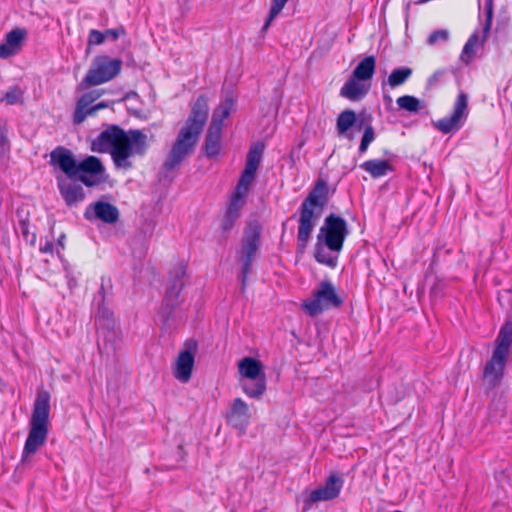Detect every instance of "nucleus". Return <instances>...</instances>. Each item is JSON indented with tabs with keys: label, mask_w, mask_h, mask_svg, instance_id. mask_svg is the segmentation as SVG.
Returning a JSON list of instances; mask_svg holds the SVG:
<instances>
[{
	"label": "nucleus",
	"mask_w": 512,
	"mask_h": 512,
	"mask_svg": "<svg viewBox=\"0 0 512 512\" xmlns=\"http://www.w3.org/2000/svg\"><path fill=\"white\" fill-rule=\"evenodd\" d=\"M22 98L23 91L18 86H13L5 93L1 101H4L9 105H14L22 102Z\"/></svg>",
	"instance_id": "36"
},
{
	"label": "nucleus",
	"mask_w": 512,
	"mask_h": 512,
	"mask_svg": "<svg viewBox=\"0 0 512 512\" xmlns=\"http://www.w3.org/2000/svg\"><path fill=\"white\" fill-rule=\"evenodd\" d=\"M484 9H485V23L483 26L482 41H486V39L489 36L491 27H492L493 14H494V0H485Z\"/></svg>",
	"instance_id": "32"
},
{
	"label": "nucleus",
	"mask_w": 512,
	"mask_h": 512,
	"mask_svg": "<svg viewBox=\"0 0 512 512\" xmlns=\"http://www.w3.org/2000/svg\"><path fill=\"white\" fill-rule=\"evenodd\" d=\"M508 357L493 351L483 370V381L488 389H493L501 383Z\"/></svg>",
	"instance_id": "16"
},
{
	"label": "nucleus",
	"mask_w": 512,
	"mask_h": 512,
	"mask_svg": "<svg viewBox=\"0 0 512 512\" xmlns=\"http://www.w3.org/2000/svg\"><path fill=\"white\" fill-rule=\"evenodd\" d=\"M103 93V90H92L87 93H84L77 100L75 110L73 113L74 124L79 125L83 123L87 119V117L95 116L99 110L108 107V103L104 101L92 105V103L99 99L103 95Z\"/></svg>",
	"instance_id": "14"
},
{
	"label": "nucleus",
	"mask_w": 512,
	"mask_h": 512,
	"mask_svg": "<svg viewBox=\"0 0 512 512\" xmlns=\"http://www.w3.org/2000/svg\"><path fill=\"white\" fill-rule=\"evenodd\" d=\"M21 229H22V234L24 235V237L27 239L28 238V224L25 223V222H21Z\"/></svg>",
	"instance_id": "43"
},
{
	"label": "nucleus",
	"mask_w": 512,
	"mask_h": 512,
	"mask_svg": "<svg viewBox=\"0 0 512 512\" xmlns=\"http://www.w3.org/2000/svg\"><path fill=\"white\" fill-rule=\"evenodd\" d=\"M122 62L119 59H111L108 56H97L92 67L82 79L80 88L101 85L116 77L121 70Z\"/></svg>",
	"instance_id": "10"
},
{
	"label": "nucleus",
	"mask_w": 512,
	"mask_h": 512,
	"mask_svg": "<svg viewBox=\"0 0 512 512\" xmlns=\"http://www.w3.org/2000/svg\"><path fill=\"white\" fill-rule=\"evenodd\" d=\"M489 420L498 422L505 415V406L501 401H492L488 406Z\"/></svg>",
	"instance_id": "35"
},
{
	"label": "nucleus",
	"mask_w": 512,
	"mask_h": 512,
	"mask_svg": "<svg viewBox=\"0 0 512 512\" xmlns=\"http://www.w3.org/2000/svg\"><path fill=\"white\" fill-rule=\"evenodd\" d=\"M467 116L468 96L466 93L461 92L455 100L452 114L450 116L438 119L433 123V125L443 134L454 133L462 127L463 121L467 118Z\"/></svg>",
	"instance_id": "13"
},
{
	"label": "nucleus",
	"mask_w": 512,
	"mask_h": 512,
	"mask_svg": "<svg viewBox=\"0 0 512 512\" xmlns=\"http://www.w3.org/2000/svg\"><path fill=\"white\" fill-rule=\"evenodd\" d=\"M50 412V393L45 390L37 392L33 405L32 416L30 420V429L25 441L21 462L26 463L31 455L44 446L48 436Z\"/></svg>",
	"instance_id": "7"
},
{
	"label": "nucleus",
	"mask_w": 512,
	"mask_h": 512,
	"mask_svg": "<svg viewBox=\"0 0 512 512\" xmlns=\"http://www.w3.org/2000/svg\"><path fill=\"white\" fill-rule=\"evenodd\" d=\"M221 137V130H218L215 126L208 128L203 147L204 153L208 158L219 156L221 152Z\"/></svg>",
	"instance_id": "21"
},
{
	"label": "nucleus",
	"mask_w": 512,
	"mask_h": 512,
	"mask_svg": "<svg viewBox=\"0 0 512 512\" xmlns=\"http://www.w3.org/2000/svg\"><path fill=\"white\" fill-rule=\"evenodd\" d=\"M226 418L232 426L244 432L249 423V408L246 402L241 398L234 399Z\"/></svg>",
	"instance_id": "18"
},
{
	"label": "nucleus",
	"mask_w": 512,
	"mask_h": 512,
	"mask_svg": "<svg viewBox=\"0 0 512 512\" xmlns=\"http://www.w3.org/2000/svg\"><path fill=\"white\" fill-rule=\"evenodd\" d=\"M171 274V279L168 281L165 295L164 304L162 303V317L168 318L174 309L179 306V297L184 286V277L186 274V266L183 264L177 265Z\"/></svg>",
	"instance_id": "12"
},
{
	"label": "nucleus",
	"mask_w": 512,
	"mask_h": 512,
	"mask_svg": "<svg viewBox=\"0 0 512 512\" xmlns=\"http://www.w3.org/2000/svg\"><path fill=\"white\" fill-rule=\"evenodd\" d=\"M329 201L327 182L319 178L299 207L297 245L304 251L308 245L316 222Z\"/></svg>",
	"instance_id": "5"
},
{
	"label": "nucleus",
	"mask_w": 512,
	"mask_h": 512,
	"mask_svg": "<svg viewBox=\"0 0 512 512\" xmlns=\"http://www.w3.org/2000/svg\"><path fill=\"white\" fill-rule=\"evenodd\" d=\"M234 102V98L231 96H227L222 99L213 112L209 127L215 126L218 130L222 131L224 120L230 116L231 111L234 108Z\"/></svg>",
	"instance_id": "19"
},
{
	"label": "nucleus",
	"mask_w": 512,
	"mask_h": 512,
	"mask_svg": "<svg viewBox=\"0 0 512 512\" xmlns=\"http://www.w3.org/2000/svg\"><path fill=\"white\" fill-rule=\"evenodd\" d=\"M242 390L249 398H261L266 391V375L262 374V376L255 379H247L242 384Z\"/></svg>",
	"instance_id": "26"
},
{
	"label": "nucleus",
	"mask_w": 512,
	"mask_h": 512,
	"mask_svg": "<svg viewBox=\"0 0 512 512\" xmlns=\"http://www.w3.org/2000/svg\"><path fill=\"white\" fill-rule=\"evenodd\" d=\"M50 165L59 168L66 176H57L59 192L68 206H74L85 199V192L78 180L87 187L97 184L94 176L103 174L105 168L96 156H87L77 162L73 153L66 147L57 146L50 153Z\"/></svg>",
	"instance_id": "1"
},
{
	"label": "nucleus",
	"mask_w": 512,
	"mask_h": 512,
	"mask_svg": "<svg viewBox=\"0 0 512 512\" xmlns=\"http://www.w3.org/2000/svg\"><path fill=\"white\" fill-rule=\"evenodd\" d=\"M91 211H93L95 218L107 224H115L120 216L119 210L115 205L104 201L90 204L84 213L86 219H91Z\"/></svg>",
	"instance_id": "17"
},
{
	"label": "nucleus",
	"mask_w": 512,
	"mask_h": 512,
	"mask_svg": "<svg viewBox=\"0 0 512 512\" xmlns=\"http://www.w3.org/2000/svg\"><path fill=\"white\" fill-rule=\"evenodd\" d=\"M485 41H482V37L480 38L478 31L473 32L465 43L460 59L464 63H470L473 57L476 54V49L478 46L484 44Z\"/></svg>",
	"instance_id": "28"
},
{
	"label": "nucleus",
	"mask_w": 512,
	"mask_h": 512,
	"mask_svg": "<svg viewBox=\"0 0 512 512\" xmlns=\"http://www.w3.org/2000/svg\"><path fill=\"white\" fill-rule=\"evenodd\" d=\"M413 70L409 67H401L392 70L387 83L390 87L395 88L403 85L412 75Z\"/></svg>",
	"instance_id": "29"
},
{
	"label": "nucleus",
	"mask_w": 512,
	"mask_h": 512,
	"mask_svg": "<svg viewBox=\"0 0 512 512\" xmlns=\"http://www.w3.org/2000/svg\"><path fill=\"white\" fill-rule=\"evenodd\" d=\"M8 144V138L4 131H0V146H5Z\"/></svg>",
	"instance_id": "42"
},
{
	"label": "nucleus",
	"mask_w": 512,
	"mask_h": 512,
	"mask_svg": "<svg viewBox=\"0 0 512 512\" xmlns=\"http://www.w3.org/2000/svg\"><path fill=\"white\" fill-rule=\"evenodd\" d=\"M356 123V113L351 109L343 110L337 117L336 129L340 136H346L352 139V136L348 135V131Z\"/></svg>",
	"instance_id": "27"
},
{
	"label": "nucleus",
	"mask_w": 512,
	"mask_h": 512,
	"mask_svg": "<svg viewBox=\"0 0 512 512\" xmlns=\"http://www.w3.org/2000/svg\"><path fill=\"white\" fill-rule=\"evenodd\" d=\"M209 106L205 95H200L191 107L190 115L178 133L163 164L167 172L179 169L183 161L193 153L208 119Z\"/></svg>",
	"instance_id": "3"
},
{
	"label": "nucleus",
	"mask_w": 512,
	"mask_h": 512,
	"mask_svg": "<svg viewBox=\"0 0 512 512\" xmlns=\"http://www.w3.org/2000/svg\"><path fill=\"white\" fill-rule=\"evenodd\" d=\"M376 134L373 126L371 124H367L364 127L363 136L359 146V153L364 154L369 145L375 140Z\"/></svg>",
	"instance_id": "34"
},
{
	"label": "nucleus",
	"mask_w": 512,
	"mask_h": 512,
	"mask_svg": "<svg viewBox=\"0 0 512 512\" xmlns=\"http://www.w3.org/2000/svg\"><path fill=\"white\" fill-rule=\"evenodd\" d=\"M16 53H17L16 49H14L10 45H8L7 42L3 41L0 44V58L5 59L10 56H13Z\"/></svg>",
	"instance_id": "39"
},
{
	"label": "nucleus",
	"mask_w": 512,
	"mask_h": 512,
	"mask_svg": "<svg viewBox=\"0 0 512 512\" xmlns=\"http://www.w3.org/2000/svg\"><path fill=\"white\" fill-rule=\"evenodd\" d=\"M40 252L43 254H50L53 255L54 246L52 241L46 240V242L40 246Z\"/></svg>",
	"instance_id": "41"
},
{
	"label": "nucleus",
	"mask_w": 512,
	"mask_h": 512,
	"mask_svg": "<svg viewBox=\"0 0 512 512\" xmlns=\"http://www.w3.org/2000/svg\"><path fill=\"white\" fill-rule=\"evenodd\" d=\"M105 41L104 32H100L96 29H91L88 35V46L101 45Z\"/></svg>",
	"instance_id": "37"
},
{
	"label": "nucleus",
	"mask_w": 512,
	"mask_h": 512,
	"mask_svg": "<svg viewBox=\"0 0 512 512\" xmlns=\"http://www.w3.org/2000/svg\"><path fill=\"white\" fill-rule=\"evenodd\" d=\"M396 103L400 109L406 110L410 113H416L421 109L420 100L411 95L398 97Z\"/></svg>",
	"instance_id": "31"
},
{
	"label": "nucleus",
	"mask_w": 512,
	"mask_h": 512,
	"mask_svg": "<svg viewBox=\"0 0 512 512\" xmlns=\"http://www.w3.org/2000/svg\"><path fill=\"white\" fill-rule=\"evenodd\" d=\"M448 39V32L446 30H435L428 37V44L434 45L439 41H446Z\"/></svg>",
	"instance_id": "38"
},
{
	"label": "nucleus",
	"mask_w": 512,
	"mask_h": 512,
	"mask_svg": "<svg viewBox=\"0 0 512 512\" xmlns=\"http://www.w3.org/2000/svg\"><path fill=\"white\" fill-rule=\"evenodd\" d=\"M289 0H272L262 32H265L271 26L273 20L281 13Z\"/></svg>",
	"instance_id": "30"
},
{
	"label": "nucleus",
	"mask_w": 512,
	"mask_h": 512,
	"mask_svg": "<svg viewBox=\"0 0 512 512\" xmlns=\"http://www.w3.org/2000/svg\"><path fill=\"white\" fill-rule=\"evenodd\" d=\"M186 349L179 352L174 367V377L182 383H187L192 376L197 342L193 339L187 340Z\"/></svg>",
	"instance_id": "15"
},
{
	"label": "nucleus",
	"mask_w": 512,
	"mask_h": 512,
	"mask_svg": "<svg viewBox=\"0 0 512 512\" xmlns=\"http://www.w3.org/2000/svg\"><path fill=\"white\" fill-rule=\"evenodd\" d=\"M376 70V58L373 55L364 57L352 72V75L359 80H370Z\"/></svg>",
	"instance_id": "25"
},
{
	"label": "nucleus",
	"mask_w": 512,
	"mask_h": 512,
	"mask_svg": "<svg viewBox=\"0 0 512 512\" xmlns=\"http://www.w3.org/2000/svg\"><path fill=\"white\" fill-rule=\"evenodd\" d=\"M64 238L65 236L62 235L59 239H58V244L61 246V247H64Z\"/></svg>",
	"instance_id": "44"
},
{
	"label": "nucleus",
	"mask_w": 512,
	"mask_h": 512,
	"mask_svg": "<svg viewBox=\"0 0 512 512\" xmlns=\"http://www.w3.org/2000/svg\"><path fill=\"white\" fill-rule=\"evenodd\" d=\"M360 168L369 173L372 178H381L393 168L387 160L384 159H370L363 162Z\"/></svg>",
	"instance_id": "23"
},
{
	"label": "nucleus",
	"mask_w": 512,
	"mask_h": 512,
	"mask_svg": "<svg viewBox=\"0 0 512 512\" xmlns=\"http://www.w3.org/2000/svg\"><path fill=\"white\" fill-rule=\"evenodd\" d=\"M265 145L262 142L253 143L247 153L245 167L232 193L228 207L221 221V230L228 234L240 217L244 204V197L248 194L250 187L255 180L257 170L260 166Z\"/></svg>",
	"instance_id": "4"
},
{
	"label": "nucleus",
	"mask_w": 512,
	"mask_h": 512,
	"mask_svg": "<svg viewBox=\"0 0 512 512\" xmlns=\"http://www.w3.org/2000/svg\"><path fill=\"white\" fill-rule=\"evenodd\" d=\"M90 149L96 153H108L117 168H132L129 161L134 155H143L147 149V136L141 130L125 131L118 125H109L91 141Z\"/></svg>",
	"instance_id": "2"
},
{
	"label": "nucleus",
	"mask_w": 512,
	"mask_h": 512,
	"mask_svg": "<svg viewBox=\"0 0 512 512\" xmlns=\"http://www.w3.org/2000/svg\"><path fill=\"white\" fill-rule=\"evenodd\" d=\"M512 346V321H506L500 327L495 340L494 352L509 356Z\"/></svg>",
	"instance_id": "20"
},
{
	"label": "nucleus",
	"mask_w": 512,
	"mask_h": 512,
	"mask_svg": "<svg viewBox=\"0 0 512 512\" xmlns=\"http://www.w3.org/2000/svg\"><path fill=\"white\" fill-rule=\"evenodd\" d=\"M359 81L358 78L351 75L340 89V95L352 101L362 98L367 93V90Z\"/></svg>",
	"instance_id": "24"
},
{
	"label": "nucleus",
	"mask_w": 512,
	"mask_h": 512,
	"mask_svg": "<svg viewBox=\"0 0 512 512\" xmlns=\"http://www.w3.org/2000/svg\"><path fill=\"white\" fill-rule=\"evenodd\" d=\"M124 33V29L121 28V29H107L104 34H105V39L106 38H111L112 40H117L120 36V34H123Z\"/></svg>",
	"instance_id": "40"
},
{
	"label": "nucleus",
	"mask_w": 512,
	"mask_h": 512,
	"mask_svg": "<svg viewBox=\"0 0 512 512\" xmlns=\"http://www.w3.org/2000/svg\"><path fill=\"white\" fill-rule=\"evenodd\" d=\"M25 36L26 31L24 29L15 28L6 34L4 41L7 42L8 45H10L12 48L16 49V51H18L21 43L25 39Z\"/></svg>",
	"instance_id": "33"
},
{
	"label": "nucleus",
	"mask_w": 512,
	"mask_h": 512,
	"mask_svg": "<svg viewBox=\"0 0 512 512\" xmlns=\"http://www.w3.org/2000/svg\"><path fill=\"white\" fill-rule=\"evenodd\" d=\"M178 448H179V450H181V451H182V449H183L182 445H179V446H178Z\"/></svg>",
	"instance_id": "46"
},
{
	"label": "nucleus",
	"mask_w": 512,
	"mask_h": 512,
	"mask_svg": "<svg viewBox=\"0 0 512 512\" xmlns=\"http://www.w3.org/2000/svg\"><path fill=\"white\" fill-rule=\"evenodd\" d=\"M348 235L347 221L335 213L329 214L324 219L317 235V243L314 249L315 260L319 264L335 268L338 265V257L325 251L324 246L331 252L340 253Z\"/></svg>",
	"instance_id": "6"
},
{
	"label": "nucleus",
	"mask_w": 512,
	"mask_h": 512,
	"mask_svg": "<svg viewBox=\"0 0 512 512\" xmlns=\"http://www.w3.org/2000/svg\"><path fill=\"white\" fill-rule=\"evenodd\" d=\"M35 241H36V234L32 233L30 242H31L32 245H34Z\"/></svg>",
	"instance_id": "45"
},
{
	"label": "nucleus",
	"mask_w": 512,
	"mask_h": 512,
	"mask_svg": "<svg viewBox=\"0 0 512 512\" xmlns=\"http://www.w3.org/2000/svg\"><path fill=\"white\" fill-rule=\"evenodd\" d=\"M344 480L339 472H331L326 478L325 483L313 490L303 501L304 510L312 508L313 504L321 501H331L336 499L343 488Z\"/></svg>",
	"instance_id": "11"
},
{
	"label": "nucleus",
	"mask_w": 512,
	"mask_h": 512,
	"mask_svg": "<svg viewBox=\"0 0 512 512\" xmlns=\"http://www.w3.org/2000/svg\"><path fill=\"white\" fill-rule=\"evenodd\" d=\"M260 237V225L256 222L249 223L244 231L241 249L239 251V259L242 263L240 273L242 291L246 289L248 275L252 270V265L260 246Z\"/></svg>",
	"instance_id": "9"
},
{
	"label": "nucleus",
	"mask_w": 512,
	"mask_h": 512,
	"mask_svg": "<svg viewBox=\"0 0 512 512\" xmlns=\"http://www.w3.org/2000/svg\"><path fill=\"white\" fill-rule=\"evenodd\" d=\"M343 298L330 280L321 281L312 291L311 297L304 300L302 309L311 317L318 316L324 311L339 308Z\"/></svg>",
	"instance_id": "8"
},
{
	"label": "nucleus",
	"mask_w": 512,
	"mask_h": 512,
	"mask_svg": "<svg viewBox=\"0 0 512 512\" xmlns=\"http://www.w3.org/2000/svg\"><path fill=\"white\" fill-rule=\"evenodd\" d=\"M239 373L246 379H255L265 374L263 372V365L261 361L252 358L245 357L238 363Z\"/></svg>",
	"instance_id": "22"
}]
</instances>
